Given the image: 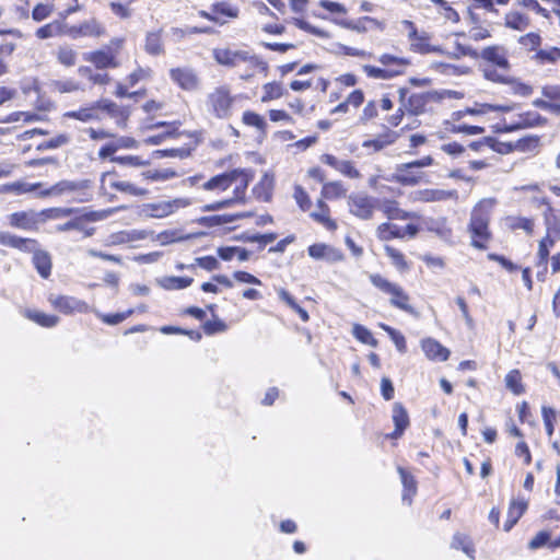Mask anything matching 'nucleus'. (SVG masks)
Masks as SVG:
<instances>
[{
	"instance_id": "de8ad7c7",
	"label": "nucleus",
	"mask_w": 560,
	"mask_h": 560,
	"mask_svg": "<svg viewBox=\"0 0 560 560\" xmlns=\"http://www.w3.org/2000/svg\"><path fill=\"white\" fill-rule=\"evenodd\" d=\"M77 57V51L69 46H61L57 51V60L66 67L74 66Z\"/></svg>"
},
{
	"instance_id": "ddd939ff",
	"label": "nucleus",
	"mask_w": 560,
	"mask_h": 560,
	"mask_svg": "<svg viewBox=\"0 0 560 560\" xmlns=\"http://www.w3.org/2000/svg\"><path fill=\"white\" fill-rule=\"evenodd\" d=\"M457 197L456 190H444V189H420L416 190L410 195L413 201L420 202H438Z\"/></svg>"
},
{
	"instance_id": "f3484780",
	"label": "nucleus",
	"mask_w": 560,
	"mask_h": 560,
	"mask_svg": "<svg viewBox=\"0 0 560 560\" xmlns=\"http://www.w3.org/2000/svg\"><path fill=\"white\" fill-rule=\"evenodd\" d=\"M83 59L93 63L97 69L117 68L119 66L115 55L105 50L84 52Z\"/></svg>"
},
{
	"instance_id": "20e7f679",
	"label": "nucleus",
	"mask_w": 560,
	"mask_h": 560,
	"mask_svg": "<svg viewBox=\"0 0 560 560\" xmlns=\"http://www.w3.org/2000/svg\"><path fill=\"white\" fill-rule=\"evenodd\" d=\"M234 100L229 86H218L207 97L208 110L217 118L228 119L232 115Z\"/></svg>"
},
{
	"instance_id": "72a5a7b5",
	"label": "nucleus",
	"mask_w": 560,
	"mask_h": 560,
	"mask_svg": "<svg viewBox=\"0 0 560 560\" xmlns=\"http://www.w3.org/2000/svg\"><path fill=\"white\" fill-rule=\"evenodd\" d=\"M393 421L396 428H398V433H404V431L409 427V416L406 408L400 402H395L393 406Z\"/></svg>"
},
{
	"instance_id": "9b49d317",
	"label": "nucleus",
	"mask_w": 560,
	"mask_h": 560,
	"mask_svg": "<svg viewBox=\"0 0 560 560\" xmlns=\"http://www.w3.org/2000/svg\"><path fill=\"white\" fill-rule=\"evenodd\" d=\"M67 34L73 39L80 37H101L105 34V27L95 19H91L79 25L70 26Z\"/></svg>"
},
{
	"instance_id": "aec40b11",
	"label": "nucleus",
	"mask_w": 560,
	"mask_h": 560,
	"mask_svg": "<svg viewBox=\"0 0 560 560\" xmlns=\"http://www.w3.org/2000/svg\"><path fill=\"white\" fill-rule=\"evenodd\" d=\"M410 49L419 54L443 52L442 48L430 43V35L427 32H418L410 37Z\"/></svg>"
},
{
	"instance_id": "49530a36",
	"label": "nucleus",
	"mask_w": 560,
	"mask_h": 560,
	"mask_svg": "<svg viewBox=\"0 0 560 560\" xmlns=\"http://www.w3.org/2000/svg\"><path fill=\"white\" fill-rule=\"evenodd\" d=\"M352 334L362 343L369 345L371 347L377 346V340L373 337L372 332L360 324L353 325Z\"/></svg>"
},
{
	"instance_id": "9d476101",
	"label": "nucleus",
	"mask_w": 560,
	"mask_h": 560,
	"mask_svg": "<svg viewBox=\"0 0 560 560\" xmlns=\"http://www.w3.org/2000/svg\"><path fill=\"white\" fill-rule=\"evenodd\" d=\"M91 182L89 179L82 180H60L50 188L40 191L38 195L40 197L46 196H61L65 194L83 191L90 188Z\"/></svg>"
},
{
	"instance_id": "b1692460",
	"label": "nucleus",
	"mask_w": 560,
	"mask_h": 560,
	"mask_svg": "<svg viewBox=\"0 0 560 560\" xmlns=\"http://www.w3.org/2000/svg\"><path fill=\"white\" fill-rule=\"evenodd\" d=\"M66 118L77 119L83 122L94 121L101 119V114L98 113L96 102L86 107H81L75 110H70L65 113Z\"/></svg>"
},
{
	"instance_id": "2eb2a0df",
	"label": "nucleus",
	"mask_w": 560,
	"mask_h": 560,
	"mask_svg": "<svg viewBox=\"0 0 560 560\" xmlns=\"http://www.w3.org/2000/svg\"><path fill=\"white\" fill-rule=\"evenodd\" d=\"M171 79L184 90H196L199 79L190 68H175L170 71Z\"/></svg>"
},
{
	"instance_id": "864d4df0",
	"label": "nucleus",
	"mask_w": 560,
	"mask_h": 560,
	"mask_svg": "<svg viewBox=\"0 0 560 560\" xmlns=\"http://www.w3.org/2000/svg\"><path fill=\"white\" fill-rule=\"evenodd\" d=\"M242 120L245 125L264 130L267 126L265 119L255 112L247 110L243 114Z\"/></svg>"
},
{
	"instance_id": "bf43d9fd",
	"label": "nucleus",
	"mask_w": 560,
	"mask_h": 560,
	"mask_svg": "<svg viewBox=\"0 0 560 560\" xmlns=\"http://www.w3.org/2000/svg\"><path fill=\"white\" fill-rule=\"evenodd\" d=\"M212 12L214 14H222L230 19H236L238 16V9L226 2H220L212 5Z\"/></svg>"
},
{
	"instance_id": "a19ab883",
	"label": "nucleus",
	"mask_w": 560,
	"mask_h": 560,
	"mask_svg": "<svg viewBox=\"0 0 560 560\" xmlns=\"http://www.w3.org/2000/svg\"><path fill=\"white\" fill-rule=\"evenodd\" d=\"M346 188L340 182L325 183L322 189V197L325 199H338L346 196Z\"/></svg>"
},
{
	"instance_id": "5fc2aeb1",
	"label": "nucleus",
	"mask_w": 560,
	"mask_h": 560,
	"mask_svg": "<svg viewBox=\"0 0 560 560\" xmlns=\"http://www.w3.org/2000/svg\"><path fill=\"white\" fill-rule=\"evenodd\" d=\"M247 217L245 213H236V214H221V215H212L206 218L205 220L209 222L210 225H223L228 223H232L235 220Z\"/></svg>"
},
{
	"instance_id": "1a4fd4ad",
	"label": "nucleus",
	"mask_w": 560,
	"mask_h": 560,
	"mask_svg": "<svg viewBox=\"0 0 560 560\" xmlns=\"http://www.w3.org/2000/svg\"><path fill=\"white\" fill-rule=\"evenodd\" d=\"M101 186L103 189L108 186L112 189L136 197L145 196L148 194V190L144 188L138 187L130 182L118 179L117 174L114 171L102 174Z\"/></svg>"
},
{
	"instance_id": "4c0bfd02",
	"label": "nucleus",
	"mask_w": 560,
	"mask_h": 560,
	"mask_svg": "<svg viewBox=\"0 0 560 560\" xmlns=\"http://www.w3.org/2000/svg\"><path fill=\"white\" fill-rule=\"evenodd\" d=\"M362 69L365 74L372 79L387 80L401 74V70L383 69L370 65L363 66Z\"/></svg>"
},
{
	"instance_id": "a211bd4d",
	"label": "nucleus",
	"mask_w": 560,
	"mask_h": 560,
	"mask_svg": "<svg viewBox=\"0 0 560 560\" xmlns=\"http://www.w3.org/2000/svg\"><path fill=\"white\" fill-rule=\"evenodd\" d=\"M335 23H337L338 25L343 26L346 28L357 31L359 33H365V32H368L370 30H374V28L383 30V27H384L383 23H381L377 20L370 18V16H363L357 21H347V20L335 19Z\"/></svg>"
},
{
	"instance_id": "f704fd0d",
	"label": "nucleus",
	"mask_w": 560,
	"mask_h": 560,
	"mask_svg": "<svg viewBox=\"0 0 560 560\" xmlns=\"http://www.w3.org/2000/svg\"><path fill=\"white\" fill-rule=\"evenodd\" d=\"M202 188L209 191H225L230 188L229 172L211 177L202 184Z\"/></svg>"
},
{
	"instance_id": "8fccbe9b",
	"label": "nucleus",
	"mask_w": 560,
	"mask_h": 560,
	"mask_svg": "<svg viewBox=\"0 0 560 560\" xmlns=\"http://www.w3.org/2000/svg\"><path fill=\"white\" fill-rule=\"evenodd\" d=\"M521 373L517 370L510 371L505 376L506 387L516 395L524 392Z\"/></svg>"
},
{
	"instance_id": "a878e982",
	"label": "nucleus",
	"mask_w": 560,
	"mask_h": 560,
	"mask_svg": "<svg viewBox=\"0 0 560 560\" xmlns=\"http://www.w3.org/2000/svg\"><path fill=\"white\" fill-rule=\"evenodd\" d=\"M380 209L389 220H406L409 218H416L415 213L407 212L398 207L395 200H384L380 205Z\"/></svg>"
},
{
	"instance_id": "ea45409f",
	"label": "nucleus",
	"mask_w": 560,
	"mask_h": 560,
	"mask_svg": "<svg viewBox=\"0 0 560 560\" xmlns=\"http://www.w3.org/2000/svg\"><path fill=\"white\" fill-rule=\"evenodd\" d=\"M278 295L281 301H283L289 307L299 314L300 318L304 323L310 319L308 313L295 302L293 296L287 290L279 289Z\"/></svg>"
},
{
	"instance_id": "473e14b6",
	"label": "nucleus",
	"mask_w": 560,
	"mask_h": 560,
	"mask_svg": "<svg viewBox=\"0 0 560 560\" xmlns=\"http://www.w3.org/2000/svg\"><path fill=\"white\" fill-rule=\"evenodd\" d=\"M505 26L516 31H524L529 25V19L527 15L522 14L517 11H511L505 14Z\"/></svg>"
},
{
	"instance_id": "2f4dec72",
	"label": "nucleus",
	"mask_w": 560,
	"mask_h": 560,
	"mask_svg": "<svg viewBox=\"0 0 560 560\" xmlns=\"http://www.w3.org/2000/svg\"><path fill=\"white\" fill-rule=\"evenodd\" d=\"M194 279L189 277H164L159 280V284L165 290H180L189 287Z\"/></svg>"
},
{
	"instance_id": "3c124183",
	"label": "nucleus",
	"mask_w": 560,
	"mask_h": 560,
	"mask_svg": "<svg viewBox=\"0 0 560 560\" xmlns=\"http://www.w3.org/2000/svg\"><path fill=\"white\" fill-rule=\"evenodd\" d=\"M378 61L383 65V66H394L396 67L397 69L396 70H401V73L404 72V69L409 66V60L406 59V58H401V57H397V56H394V55H390V54H383L380 56L378 58Z\"/></svg>"
},
{
	"instance_id": "a18cd8bd",
	"label": "nucleus",
	"mask_w": 560,
	"mask_h": 560,
	"mask_svg": "<svg viewBox=\"0 0 560 560\" xmlns=\"http://www.w3.org/2000/svg\"><path fill=\"white\" fill-rule=\"evenodd\" d=\"M311 217L314 221L320 223L326 229L334 231L337 229V223L330 219L329 207H325L324 209H317L316 211L311 213Z\"/></svg>"
},
{
	"instance_id": "e2e57ef3",
	"label": "nucleus",
	"mask_w": 560,
	"mask_h": 560,
	"mask_svg": "<svg viewBox=\"0 0 560 560\" xmlns=\"http://www.w3.org/2000/svg\"><path fill=\"white\" fill-rule=\"evenodd\" d=\"M293 197L303 211H307L311 208L312 201L303 187L296 185Z\"/></svg>"
},
{
	"instance_id": "f257e3e1",
	"label": "nucleus",
	"mask_w": 560,
	"mask_h": 560,
	"mask_svg": "<svg viewBox=\"0 0 560 560\" xmlns=\"http://www.w3.org/2000/svg\"><path fill=\"white\" fill-rule=\"evenodd\" d=\"M495 199L485 198L480 200L471 210L468 230L471 234V245L479 249L487 248V243L491 238L489 222Z\"/></svg>"
},
{
	"instance_id": "338daca9",
	"label": "nucleus",
	"mask_w": 560,
	"mask_h": 560,
	"mask_svg": "<svg viewBox=\"0 0 560 560\" xmlns=\"http://www.w3.org/2000/svg\"><path fill=\"white\" fill-rule=\"evenodd\" d=\"M10 224L25 230L31 226L32 220L26 212H15L10 215Z\"/></svg>"
},
{
	"instance_id": "0eeeda50",
	"label": "nucleus",
	"mask_w": 560,
	"mask_h": 560,
	"mask_svg": "<svg viewBox=\"0 0 560 560\" xmlns=\"http://www.w3.org/2000/svg\"><path fill=\"white\" fill-rule=\"evenodd\" d=\"M377 206L378 200L365 192H354L348 197L350 213L361 220L372 219Z\"/></svg>"
},
{
	"instance_id": "4468645a",
	"label": "nucleus",
	"mask_w": 560,
	"mask_h": 560,
	"mask_svg": "<svg viewBox=\"0 0 560 560\" xmlns=\"http://www.w3.org/2000/svg\"><path fill=\"white\" fill-rule=\"evenodd\" d=\"M420 345L427 359L431 361L444 362L450 358L451 351L433 338H424Z\"/></svg>"
},
{
	"instance_id": "dca6fc26",
	"label": "nucleus",
	"mask_w": 560,
	"mask_h": 560,
	"mask_svg": "<svg viewBox=\"0 0 560 560\" xmlns=\"http://www.w3.org/2000/svg\"><path fill=\"white\" fill-rule=\"evenodd\" d=\"M0 244L22 252H37V242L32 238H23L8 232H0Z\"/></svg>"
},
{
	"instance_id": "79ce46f5",
	"label": "nucleus",
	"mask_w": 560,
	"mask_h": 560,
	"mask_svg": "<svg viewBox=\"0 0 560 560\" xmlns=\"http://www.w3.org/2000/svg\"><path fill=\"white\" fill-rule=\"evenodd\" d=\"M256 61L258 63L257 66H252L249 63L242 65L243 70L240 72V79L246 81L259 72H264V73L267 72V69H268L267 63L264 60H261L258 56H256Z\"/></svg>"
},
{
	"instance_id": "6e6d98bb",
	"label": "nucleus",
	"mask_w": 560,
	"mask_h": 560,
	"mask_svg": "<svg viewBox=\"0 0 560 560\" xmlns=\"http://www.w3.org/2000/svg\"><path fill=\"white\" fill-rule=\"evenodd\" d=\"M294 25L296 27H299L300 30H303L307 33H311L317 37H322V38H328L329 37V34L323 30V28H318V27H315L313 26L311 23H308L307 21H304V20H301V19H295L294 20Z\"/></svg>"
},
{
	"instance_id": "f8f14e48",
	"label": "nucleus",
	"mask_w": 560,
	"mask_h": 560,
	"mask_svg": "<svg viewBox=\"0 0 560 560\" xmlns=\"http://www.w3.org/2000/svg\"><path fill=\"white\" fill-rule=\"evenodd\" d=\"M399 102L402 107L411 115H419L424 112L427 96L423 93H413L407 98L408 91L399 89Z\"/></svg>"
},
{
	"instance_id": "423d86ee",
	"label": "nucleus",
	"mask_w": 560,
	"mask_h": 560,
	"mask_svg": "<svg viewBox=\"0 0 560 560\" xmlns=\"http://www.w3.org/2000/svg\"><path fill=\"white\" fill-rule=\"evenodd\" d=\"M191 205L188 198H175L172 200H160L145 203L141 208V214L147 218H165L179 209Z\"/></svg>"
},
{
	"instance_id": "13d9d810",
	"label": "nucleus",
	"mask_w": 560,
	"mask_h": 560,
	"mask_svg": "<svg viewBox=\"0 0 560 560\" xmlns=\"http://www.w3.org/2000/svg\"><path fill=\"white\" fill-rule=\"evenodd\" d=\"M432 67L445 74H467L470 71L469 67L448 63H432Z\"/></svg>"
},
{
	"instance_id": "6ab92c4d",
	"label": "nucleus",
	"mask_w": 560,
	"mask_h": 560,
	"mask_svg": "<svg viewBox=\"0 0 560 560\" xmlns=\"http://www.w3.org/2000/svg\"><path fill=\"white\" fill-rule=\"evenodd\" d=\"M501 226L504 230L515 232L523 230L527 235H530L534 231V220L520 215H506L501 219Z\"/></svg>"
},
{
	"instance_id": "f03ea898",
	"label": "nucleus",
	"mask_w": 560,
	"mask_h": 560,
	"mask_svg": "<svg viewBox=\"0 0 560 560\" xmlns=\"http://www.w3.org/2000/svg\"><path fill=\"white\" fill-rule=\"evenodd\" d=\"M230 187L234 186V196L229 199L203 206V211H217L229 208L235 203H242L245 199V191L252 180V173L247 170H233L229 172Z\"/></svg>"
},
{
	"instance_id": "774afa93",
	"label": "nucleus",
	"mask_w": 560,
	"mask_h": 560,
	"mask_svg": "<svg viewBox=\"0 0 560 560\" xmlns=\"http://www.w3.org/2000/svg\"><path fill=\"white\" fill-rule=\"evenodd\" d=\"M518 42L526 49L534 50L540 45L541 37L537 33H528L524 36H521Z\"/></svg>"
},
{
	"instance_id": "6e6552de",
	"label": "nucleus",
	"mask_w": 560,
	"mask_h": 560,
	"mask_svg": "<svg viewBox=\"0 0 560 560\" xmlns=\"http://www.w3.org/2000/svg\"><path fill=\"white\" fill-rule=\"evenodd\" d=\"M48 302L56 311H59L65 315L89 313L92 311L86 302L74 296L50 294L48 296Z\"/></svg>"
},
{
	"instance_id": "680f3d73",
	"label": "nucleus",
	"mask_w": 560,
	"mask_h": 560,
	"mask_svg": "<svg viewBox=\"0 0 560 560\" xmlns=\"http://www.w3.org/2000/svg\"><path fill=\"white\" fill-rule=\"evenodd\" d=\"M151 75H152L151 68L138 67L133 72H131L128 75L127 81H128L129 85L133 86L140 81L148 80L149 78H151Z\"/></svg>"
},
{
	"instance_id": "052dcab7",
	"label": "nucleus",
	"mask_w": 560,
	"mask_h": 560,
	"mask_svg": "<svg viewBox=\"0 0 560 560\" xmlns=\"http://www.w3.org/2000/svg\"><path fill=\"white\" fill-rule=\"evenodd\" d=\"M539 144V138L536 136L526 137L523 139H520L515 143V149L521 152H532L535 151L538 148Z\"/></svg>"
},
{
	"instance_id": "cd10ccee",
	"label": "nucleus",
	"mask_w": 560,
	"mask_h": 560,
	"mask_svg": "<svg viewBox=\"0 0 560 560\" xmlns=\"http://www.w3.org/2000/svg\"><path fill=\"white\" fill-rule=\"evenodd\" d=\"M409 295L405 292V290L397 284L393 291L389 293V303L392 306L405 311L409 314H413V307L409 304Z\"/></svg>"
},
{
	"instance_id": "c85d7f7f",
	"label": "nucleus",
	"mask_w": 560,
	"mask_h": 560,
	"mask_svg": "<svg viewBox=\"0 0 560 560\" xmlns=\"http://www.w3.org/2000/svg\"><path fill=\"white\" fill-rule=\"evenodd\" d=\"M273 184V177L266 173L261 176L258 184L254 187L253 192L259 200L268 201L271 198Z\"/></svg>"
},
{
	"instance_id": "393cba45",
	"label": "nucleus",
	"mask_w": 560,
	"mask_h": 560,
	"mask_svg": "<svg viewBox=\"0 0 560 560\" xmlns=\"http://www.w3.org/2000/svg\"><path fill=\"white\" fill-rule=\"evenodd\" d=\"M397 471L400 476L401 483L404 487L402 501L410 505L412 497L417 493V481L415 477L407 470H405L402 467H398Z\"/></svg>"
},
{
	"instance_id": "7ed1b4c3",
	"label": "nucleus",
	"mask_w": 560,
	"mask_h": 560,
	"mask_svg": "<svg viewBox=\"0 0 560 560\" xmlns=\"http://www.w3.org/2000/svg\"><path fill=\"white\" fill-rule=\"evenodd\" d=\"M433 159L428 155L420 160L409 163H401L396 165L393 180L404 186H415L423 182L424 173L417 171L422 167L431 166Z\"/></svg>"
},
{
	"instance_id": "412c9836",
	"label": "nucleus",
	"mask_w": 560,
	"mask_h": 560,
	"mask_svg": "<svg viewBox=\"0 0 560 560\" xmlns=\"http://www.w3.org/2000/svg\"><path fill=\"white\" fill-rule=\"evenodd\" d=\"M479 57L485 59L488 62L499 67L500 69L506 70L509 68V61L506 59V54L503 47L500 46H490L482 49Z\"/></svg>"
},
{
	"instance_id": "e433bc0d",
	"label": "nucleus",
	"mask_w": 560,
	"mask_h": 560,
	"mask_svg": "<svg viewBox=\"0 0 560 560\" xmlns=\"http://www.w3.org/2000/svg\"><path fill=\"white\" fill-rule=\"evenodd\" d=\"M376 232L378 238L382 241H388L392 238H402L405 236V233L402 232L401 228L390 223H382L381 225H378Z\"/></svg>"
},
{
	"instance_id": "37998d69",
	"label": "nucleus",
	"mask_w": 560,
	"mask_h": 560,
	"mask_svg": "<svg viewBox=\"0 0 560 560\" xmlns=\"http://www.w3.org/2000/svg\"><path fill=\"white\" fill-rule=\"evenodd\" d=\"M371 283L378 289L382 293L389 295L393 293L395 287L398 283L389 281L387 278L383 277L380 273H371L369 276Z\"/></svg>"
},
{
	"instance_id": "0e129e2a",
	"label": "nucleus",
	"mask_w": 560,
	"mask_h": 560,
	"mask_svg": "<svg viewBox=\"0 0 560 560\" xmlns=\"http://www.w3.org/2000/svg\"><path fill=\"white\" fill-rule=\"evenodd\" d=\"M85 220H86V217H77L66 223L58 224L56 226V231H58V232H67L70 230L83 231Z\"/></svg>"
},
{
	"instance_id": "09e8293b",
	"label": "nucleus",
	"mask_w": 560,
	"mask_h": 560,
	"mask_svg": "<svg viewBox=\"0 0 560 560\" xmlns=\"http://www.w3.org/2000/svg\"><path fill=\"white\" fill-rule=\"evenodd\" d=\"M452 547L462 549L469 558L474 559V548L468 536L463 534H455L452 540Z\"/></svg>"
},
{
	"instance_id": "c9c22d12",
	"label": "nucleus",
	"mask_w": 560,
	"mask_h": 560,
	"mask_svg": "<svg viewBox=\"0 0 560 560\" xmlns=\"http://www.w3.org/2000/svg\"><path fill=\"white\" fill-rule=\"evenodd\" d=\"M144 49L149 55L158 56L163 54L161 32H149L145 37Z\"/></svg>"
},
{
	"instance_id": "4be33fe9",
	"label": "nucleus",
	"mask_w": 560,
	"mask_h": 560,
	"mask_svg": "<svg viewBox=\"0 0 560 560\" xmlns=\"http://www.w3.org/2000/svg\"><path fill=\"white\" fill-rule=\"evenodd\" d=\"M527 501L525 499H513L510 503L508 517L504 523V530L509 532L517 523L527 509Z\"/></svg>"
},
{
	"instance_id": "4d7b16f0",
	"label": "nucleus",
	"mask_w": 560,
	"mask_h": 560,
	"mask_svg": "<svg viewBox=\"0 0 560 560\" xmlns=\"http://www.w3.org/2000/svg\"><path fill=\"white\" fill-rule=\"evenodd\" d=\"M112 161L121 165H129L133 167L149 165V161L142 160L138 155L113 156Z\"/></svg>"
},
{
	"instance_id": "39448f33",
	"label": "nucleus",
	"mask_w": 560,
	"mask_h": 560,
	"mask_svg": "<svg viewBox=\"0 0 560 560\" xmlns=\"http://www.w3.org/2000/svg\"><path fill=\"white\" fill-rule=\"evenodd\" d=\"M214 60L225 67L241 68L243 63L257 66L256 55L249 50L232 48H214L212 51Z\"/></svg>"
},
{
	"instance_id": "69168bd1",
	"label": "nucleus",
	"mask_w": 560,
	"mask_h": 560,
	"mask_svg": "<svg viewBox=\"0 0 560 560\" xmlns=\"http://www.w3.org/2000/svg\"><path fill=\"white\" fill-rule=\"evenodd\" d=\"M189 152L186 149H166V150H155L152 155L154 159H163V158H179L184 159L188 156Z\"/></svg>"
},
{
	"instance_id": "5701e85b",
	"label": "nucleus",
	"mask_w": 560,
	"mask_h": 560,
	"mask_svg": "<svg viewBox=\"0 0 560 560\" xmlns=\"http://www.w3.org/2000/svg\"><path fill=\"white\" fill-rule=\"evenodd\" d=\"M318 7L323 8L325 11H327L328 14H316L317 16L322 19H329L335 22V19L337 20H346L345 16L348 13L347 8L339 2L330 1V0H320L318 2Z\"/></svg>"
},
{
	"instance_id": "bb28decb",
	"label": "nucleus",
	"mask_w": 560,
	"mask_h": 560,
	"mask_svg": "<svg viewBox=\"0 0 560 560\" xmlns=\"http://www.w3.org/2000/svg\"><path fill=\"white\" fill-rule=\"evenodd\" d=\"M544 121L545 120L537 113H525L520 115L516 121L505 124V129L512 131L522 128L535 127L541 125Z\"/></svg>"
},
{
	"instance_id": "603ef678",
	"label": "nucleus",
	"mask_w": 560,
	"mask_h": 560,
	"mask_svg": "<svg viewBox=\"0 0 560 560\" xmlns=\"http://www.w3.org/2000/svg\"><path fill=\"white\" fill-rule=\"evenodd\" d=\"M133 313V310H128L122 313H116V314H102L100 312H95L98 318L102 319L103 323L107 325H117L121 322H124L126 318H128Z\"/></svg>"
},
{
	"instance_id": "c03bdc74",
	"label": "nucleus",
	"mask_w": 560,
	"mask_h": 560,
	"mask_svg": "<svg viewBox=\"0 0 560 560\" xmlns=\"http://www.w3.org/2000/svg\"><path fill=\"white\" fill-rule=\"evenodd\" d=\"M264 94L261 96V102L267 103L272 100H278L283 95L282 84L279 82H269L262 86Z\"/></svg>"
},
{
	"instance_id": "58836bf2",
	"label": "nucleus",
	"mask_w": 560,
	"mask_h": 560,
	"mask_svg": "<svg viewBox=\"0 0 560 560\" xmlns=\"http://www.w3.org/2000/svg\"><path fill=\"white\" fill-rule=\"evenodd\" d=\"M384 250L397 270L406 271L409 269V265L400 250L389 245H385Z\"/></svg>"
},
{
	"instance_id": "7c9ffc66",
	"label": "nucleus",
	"mask_w": 560,
	"mask_h": 560,
	"mask_svg": "<svg viewBox=\"0 0 560 560\" xmlns=\"http://www.w3.org/2000/svg\"><path fill=\"white\" fill-rule=\"evenodd\" d=\"M33 264L38 273L47 279L51 272V259L47 252L37 250L33 255Z\"/></svg>"
},
{
	"instance_id": "c756f323",
	"label": "nucleus",
	"mask_w": 560,
	"mask_h": 560,
	"mask_svg": "<svg viewBox=\"0 0 560 560\" xmlns=\"http://www.w3.org/2000/svg\"><path fill=\"white\" fill-rule=\"evenodd\" d=\"M24 316L43 327H55L59 323V317L56 315L46 314L40 311L26 310Z\"/></svg>"
}]
</instances>
